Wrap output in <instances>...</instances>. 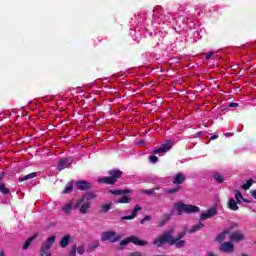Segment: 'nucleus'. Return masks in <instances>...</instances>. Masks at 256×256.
<instances>
[{"label": "nucleus", "mask_w": 256, "mask_h": 256, "mask_svg": "<svg viewBox=\"0 0 256 256\" xmlns=\"http://www.w3.org/2000/svg\"><path fill=\"white\" fill-rule=\"evenodd\" d=\"M173 147V140H166L159 148L153 151L154 155H159V153H167V151H171Z\"/></svg>", "instance_id": "obj_7"}, {"label": "nucleus", "mask_w": 256, "mask_h": 256, "mask_svg": "<svg viewBox=\"0 0 256 256\" xmlns=\"http://www.w3.org/2000/svg\"><path fill=\"white\" fill-rule=\"evenodd\" d=\"M228 107H239V103L231 102L230 104H228Z\"/></svg>", "instance_id": "obj_44"}, {"label": "nucleus", "mask_w": 256, "mask_h": 256, "mask_svg": "<svg viewBox=\"0 0 256 256\" xmlns=\"http://www.w3.org/2000/svg\"><path fill=\"white\" fill-rule=\"evenodd\" d=\"M0 193H2V195H11V190L7 188L4 182H0Z\"/></svg>", "instance_id": "obj_21"}, {"label": "nucleus", "mask_w": 256, "mask_h": 256, "mask_svg": "<svg viewBox=\"0 0 256 256\" xmlns=\"http://www.w3.org/2000/svg\"><path fill=\"white\" fill-rule=\"evenodd\" d=\"M76 251L78 255H84L85 254V246H76Z\"/></svg>", "instance_id": "obj_37"}, {"label": "nucleus", "mask_w": 256, "mask_h": 256, "mask_svg": "<svg viewBox=\"0 0 256 256\" xmlns=\"http://www.w3.org/2000/svg\"><path fill=\"white\" fill-rule=\"evenodd\" d=\"M149 161H151V163H157V161H159V158L155 155H151L149 156Z\"/></svg>", "instance_id": "obj_40"}, {"label": "nucleus", "mask_w": 256, "mask_h": 256, "mask_svg": "<svg viewBox=\"0 0 256 256\" xmlns=\"http://www.w3.org/2000/svg\"><path fill=\"white\" fill-rule=\"evenodd\" d=\"M133 199L127 195L122 196L116 203L117 204H127L131 203Z\"/></svg>", "instance_id": "obj_24"}, {"label": "nucleus", "mask_w": 256, "mask_h": 256, "mask_svg": "<svg viewBox=\"0 0 256 256\" xmlns=\"http://www.w3.org/2000/svg\"><path fill=\"white\" fill-rule=\"evenodd\" d=\"M56 236H50L44 242V244L40 247V256L47 255L51 247H53V243H55Z\"/></svg>", "instance_id": "obj_6"}, {"label": "nucleus", "mask_w": 256, "mask_h": 256, "mask_svg": "<svg viewBox=\"0 0 256 256\" xmlns=\"http://www.w3.org/2000/svg\"><path fill=\"white\" fill-rule=\"evenodd\" d=\"M138 211H143V207L137 205L134 207V209L132 210L131 216L135 219V217H137V212Z\"/></svg>", "instance_id": "obj_32"}, {"label": "nucleus", "mask_w": 256, "mask_h": 256, "mask_svg": "<svg viewBox=\"0 0 256 256\" xmlns=\"http://www.w3.org/2000/svg\"><path fill=\"white\" fill-rule=\"evenodd\" d=\"M111 205H113V203L102 205L101 206L102 213H109V211L111 210Z\"/></svg>", "instance_id": "obj_35"}, {"label": "nucleus", "mask_w": 256, "mask_h": 256, "mask_svg": "<svg viewBox=\"0 0 256 256\" xmlns=\"http://www.w3.org/2000/svg\"><path fill=\"white\" fill-rule=\"evenodd\" d=\"M135 219L132 215L121 217V221H131Z\"/></svg>", "instance_id": "obj_41"}, {"label": "nucleus", "mask_w": 256, "mask_h": 256, "mask_svg": "<svg viewBox=\"0 0 256 256\" xmlns=\"http://www.w3.org/2000/svg\"><path fill=\"white\" fill-rule=\"evenodd\" d=\"M37 237H39L38 234H34L33 236H31L30 238H28L24 245L22 246V249L25 251L27 250L29 247H31V244L33 243V241H35V239H37Z\"/></svg>", "instance_id": "obj_17"}, {"label": "nucleus", "mask_w": 256, "mask_h": 256, "mask_svg": "<svg viewBox=\"0 0 256 256\" xmlns=\"http://www.w3.org/2000/svg\"><path fill=\"white\" fill-rule=\"evenodd\" d=\"M171 219V214H164L163 220L160 222L159 227H163Z\"/></svg>", "instance_id": "obj_33"}, {"label": "nucleus", "mask_w": 256, "mask_h": 256, "mask_svg": "<svg viewBox=\"0 0 256 256\" xmlns=\"http://www.w3.org/2000/svg\"><path fill=\"white\" fill-rule=\"evenodd\" d=\"M235 199L238 204L241 203V199H243V194H241V191L239 190L235 191Z\"/></svg>", "instance_id": "obj_34"}, {"label": "nucleus", "mask_w": 256, "mask_h": 256, "mask_svg": "<svg viewBox=\"0 0 256 256\" xmlns=\"http://www.w3.org/2000/svg\"><path fill=\"white\" fill-rule=\"evenodd\" d=\"M43 256H51V254H49V252L48 253H46L45 255H43Z\"/></svg>", "instance_id": "obj_50"}, {"label": "nucleus", "mask_w": 256, "mask_h": 256, "mask_svg": "<svg viewBox=\"0 0 256 256\" xmlns=\"http://www.w3.org/2000/svg\"><path fill=\"white\" fill-rule=\"evenodd\" d=\"M179 191H181V186H176V187H174V188H172V189H167V190H166V193H167L168 195H173V194H175V193H179Z\"/></svg>", "instance_id": "obj_31"}, {"label": "nucleus", "mask_w": 256, "mask_h": 256, "mask_svg": "<svg viewBox=\"0 0 256 256\" xmlns=\"http://www.w3.org/2000/svg\"><path fill=\"white\" fill-rule=\"evenodd\" d=\"M252 185H253V179H249L246 181V183L242 185V189H244V191H249Z\"/></svg>", "instance_id": "obj_29"}, {"label": "nucleus", "mask_w": 256, "mask_h": 256, "mask_svg": "<svg viewBox=\"0 0 256 256\" xmlns=\"http://www.w3.org/2000/svg\"><path fill=\"white\" fill-rule=\"evenodd\" d=\"M129 243H133L134 245H137L138 247H145L146 245H149V242L146 240H141L136 236H129L126 239L120 241V245H129Z\"/></svg>", "instance_id": "obj_5"}, {"label": "nucleus", "mask_w": 256, "mask_h": 256, "mask_svg": "<svg viewBox=\"0 0 256 256\" xmlns=\"http://www.w3.org/2000/svg\"><path fill=\"white\" fill-rule=\"evenodd\" d=\"M0 256H5V252L1 251Z\"/></svg>", "instance_id": "obj_49"}, {"label": "nucleus", "mask_w": 256, "mask_h": 256, "mask_svg": "<svg viewBox=\"0 0 256 256\" xmlns=\"http://www.w3.org/2000/svg\"><path fill=\"white\" fill-rule=\"evenodd\" d=\"M228 233H229V230H224L222 233L217 235L216 241H218V243H223V241H225V238L227 237Z\"/></svg>", "instance_id": "obj_23"}, {"label": "nucleus", "mask_w": 256, "mask_h": 256, "mask_svg": "<svg viewBox=\"0 0 256 256\" xmlns=\"http://www.w3.org/2000/svg\"><path fill=\"white\" fill-rule=\"evenodd\" d=\"M81 204H83V200L80 198L77 203H72V209H79Z\"/></svg>", "instance_id": "obj_38"}, {"label": "nucleus", "mask_w": 256, "mask_h": 256, "mask_svg": "<svg viewBox=\"0 0 256 256\" xmlns=\"http://www.w3.org/2000/svg\"><path fill=\"white\" fill-rule=\"evenodd\" d=\"M215 54V52L211 51L206 55V59L207 61H209V59H211V57H213V55Z\"/></svg>", "instance_id": "obj_43"}, {"label": "nucleus", "mask_w": 256, "mask_h": 256, "mask_svg": "<svg viewBox=\"0 0 256 256\" xmlns=\"http://www.w3.org/2000/svg\"><path fill=\"white\" fill-rule=\"evenodd\" d=\"M71 209H73V203H67L62 207L63 213H66V215H69L71 213Z\"/></svg>", "instance_id": "obj_26"}, {"label": "nucleus", "mask_w": 256, "mask_h": 256, "mask_svg": "<svg viewBox=\"0 0 256 256\" xmlns=\"http://www.w3.org/2000/svg\"><path fill=\"white\" fill-rule=\"evenodd\" d=\"M250 193H251L252 197L254 199H256V189L255 190H251Z\"/></svg>", "instance_id": "obj_46"}, {"label": "nucleus", "mask_w": 256, "mask_h": 256, "mask_svg": "<svg viewBox=\"0 0 256 256\" xmlns=\"http://www.w3.org/2000/svg\"><path fill=\"white\" fill-rule=\"evenodd\" d=\"M221 253H233L235 251V245H233L231 242H224L220 246Z\"/></svg>", "instance_id": "obj_11"}, {"label": "nucleus", "mask_w": 256, "mask_h": 256, "mask_svg": "<svg viewBox=\"0 0 256 256\" xmlns=\"http://www.w3.org/2000/svg\"><path fill=\"white\" fill-rule=\"evenodd\" d=\"M151 219L152 217L150 215L144 216V218L140 220V225H145V223H147V221H151Z\"/></svg>", "instance_id": "obj_39"}, {"label": "nucleus", "mask_w": 256, "mask_h": 256, "mask_svg": "<svg viewBox=\"0 0 256 256\" xmlns=\"http://www.w3.org/2000/svg\"><path fill=\"white\" fill-rule=\"evenodd\" d=\"M89 209H91V202L90 201H84L79 208V213H81V215H85L87 214V211H89Z\"/></svg>", "instance_id": "obj_13"}, {"label": "nucleus", "mask_w": 256, "mask_h": 256, "mask_svg": "<svg viewBox=\"0 0 256 256\" xmlns=\"http://www.w3.org/2000/svg\"><path fill=\"white\" fill-rule=\"evenodd\" d=\"M72 163H73V159H71V158H62L58 162V170L63 171L64 169H68V167H71Z\"/></svg>", "instance_id": "obj_8"}, {"label": "nucleus", "mask_w": 256, "mask_h": 256, "mask_svg": "<svg viewBox=\"0 0 256 256\" xmlns=\"http://www.w3.org/2000/svg\"><path fill=\"white\" fill-rule=\"evenodd\" d=\"M69 243H71V236L70 235H64L60 239V247L62 249H65V247H67V245H69Z\"/></svg>", "instance_id": "obj_18"}, {"label": "nucleus", "mask_w": 256, "mask_h": 256, "mask_svg": "<svg viewBox=\"0 0 256 256\" xmlns=\"http://www.w3.org/2000/svg\"><path fill=\"white\" fill-rule=\"evenodd\" d=\"M242 201H244V203H249V200L243 198Z\"/></svg>", "instance_id": "obj_48"}, {"label": "nucleus", "mask_w": 256, "mask_h": 256, "mask_svg": "<svg viewBox=\"0 0 256 256\" xmlns=\"http://www.w3.org/2000/svg\"><path fill=\"white\" fill-rule=\"evenodd\" d=\"M100 240L103 242L109 241L110 243H117V241H121V235H118L117 232L113 230H108L102 232Z\"/></svg>", "instance_id": "obj_4"}, {"label": "nucleus", "mask_w": 256, "mask_h": 256, "mask_svg": "<svg viewBox=\"0 0 256 256\" xmlns=\"http://www.w3.org/2000/svg\"><path fill=\"white\" fill-rule=\"evenodd\" d=\"M128 256H143V253H141V252H130V253H128Z\"/></svg>", "instance_id": "obj_42"}, {"label": "nucleus", "mask_w": 256, "mask_h": 256, "mask_svg": "<svg viewBox=\"0 0 256 256\" xmlns=\"http://www.w3.org/2000/svg\"><path fill=\"white\" fill-rule=\"evenodd\" d=\"M215 215H217V208H209L206 213H202L200 215V221H205V219H211V217H215Z\"/></svg>", "instance_id": "obj_9"}, {"label": "nucleus", "mask_w": 256, "mask_h": 256, "mask_svg": "<svg viewBox=\"0 0 256 256\" xmlns=\"http://www.w3.org/2000/svg\"><path fill=\"white\" fill-rule=\"evenodd\" d=\"M107 177H102L98 179V183H103L104 185H115L118 179L123 177V171L120 169H110L107 172Z\"/></svg>", "instance_id": "obj_2"}, {"label": "nucleus", "mask_w": 256, "mask_h": 256, "mask_svg": "<svg viewBox=\"0 0 256 256\" xmlns=\"http://www.w3.org/2000/svg\"><path fill=\"white\" fill-rule=\"evenodd\" d=\"M254 243H255V245H256V241H255Z\"/></svg>", "instance_id": "obj_51"}, {"label": "nucleus", "mask_w": 256, "mask_h": 256, "mask_svg": "<svg viewBox=\"0 0 256 256\" xmlns=\"http://www.w3.org/2000/svg\"><path fill=\"white\" fill-rule=\"evenodd\" d=\"M237 203L234 198H230L227 203L228 209H230V211H239V205H237Z\"/></svg>", "instance_id": "obj_16"}, {"label": "nucleus", "mask_w": 256, "mask_h": 256, "mask_svg": "<svg viewBox=\"0 0 256 256\" xmlns=\"http://www.w3.org/2000/svg\"><path fill=\"white\" fill-rule=\"evenodd\" d=\"M99 245H100L99 240H96V241L92 242V244H90L88 246V251H90V253L95 251V249H97L99 247Z\"/></svg>", "instance_id": "obj_30"}, {"label": "nucleus", "mask_w": 256, "mask_h": 256, "mask_svg": "<svg viewBox=\"0 0 256 256\" xmlns=\"http://www.w3.org/2000/svg\"><path fill=\"white\" fill-rule=\"evenodd\" d=\"M159 189H161V187L156 186L149 190H142V193H143V195H155V192L159 191Z\"/></svg>", "instance_id": "obj_25"}, {"label": "nucleus", "mask_w": 256, "mask_h": 256, "mask_svg": "<svg viewBox=\"0 0 256 256\" xmlns=\"http://www.w3.org/2000/svg\"><path fill=\"white\" fill-rule=\"evenodd\" d=\"M97 195L93 194L92 192H89L85 195H83L80 199L82 200V203H85V201H89L91 203L92 199H95Z\"/></svg>", "instance_id": "obj_20"}, {"label": "nucleus", "mask_w": 256, "mask_h": 256, "mask_svg": "<svg viewBox=\"0 0 256 256\" xmlns=\"http://www.w3.org/2000/svg\"><path fill=\"white\" fill-rule=\"evenodd\" d=\"M172 183L174 185H182V183H185V176L183 175V173H177L172 180Z\"/></svg>", "instance_id": "obj_14"}, {"label": "nucleus", "mask_w": 256, "mask_h": 256, "mask_svg": "<svg viewBox=\"0 0 256 256\" xmlns=\"http://www.w3.org/2000/svg\"><path fill=\"white\" fill-rule=\"evenodd\" d=\"M215 139H219V135L215 134L210 137V141H215Z\"/></svg>", "instance_id": "obj_45"}, {"label": "nucleus", "mask_w": 256, "mask_h": 256, "mask_svg": "<svg viewBox=\"0 0 256 256\" xmlns=\"http://www.w3.org/2000/svg\"><path fill=\"white\" fill-rule=\"evenodd\" d=\"M108 193L111 195H128L129 193H133V190L131 189H116V190H109Z\"/></svg>", "instance_id": "obj_15"}, {"label": "nucleus", "mask_w": 256, "mask_h": 256, "mask_svg": "<svg viewBox=\"0 0 256 256\" xmlns=\"http://www.w3.org/2000/svg\"><path fill=\"white\" fill-rule=\"evenodd\" d=\"M230 241H232L233 243H241V241H243L245 239V235L237 232V231H233L230 236H229Z\"/></svg>", "instance_id": "obj_10"}, {"label": "nucleus", "mask_w": 256, "mask_h": 256, "mask_svg": "<svg viewBox=\"0 0 256 256\" xmlns=\"http://www.w3.org/2000/svg\"><path fill=\"white\" fill-rule=\"evenodd\" d=\"M204 225L203 222L199 221L196 225H194L188 233H197V231H201L203 229Z\"/></svg>", "instance_id": "obj_22"}, {"label": "nucleus", "mask_w": 256, "mask_h": 256, "mask_svg": "<svg viewBox=\"0 0 256 256\" xmlns=\"http://www.w3.org/2000/svg\"><path fill=\"white\" fill-rule=\"evenodd\" d=\"M174 211H176L177 215L181 216L183 213L191 214V213H199L201 209L198 206L185 204L183 202H177L174 204Z\"/></svg>", "instance_id": "obj_3"}, {"label": "nucleus", "mask_w": 256, "mask_h": 256, "mask_svg": "<svg viewBox=\"0 0 256 256\" xmlns=\"http://www.w3.org/2000/svg\"><path fill=\"white\" fill-rule=\"evenodd\" d=\"M3 177H5V174H0V181H1V179H3Z\"/></svg>", "instance_id": "obj_47"}, {"label": "nucleus", "mask_w": 256, "mask_h": 256, "mask_svg": "<svg viewBox=\"0 0 256 256\" xmlns=\"http://www.w3.org/2000/svg\"><path fill=\"white\" fill-rule=\"evenodd\" d=\"M35 177H37V173L32 172V173L27 174V175H25V176L19 177V178H18V181H19L20 183H23V181H29V179H35Z\"/></svg>", "instance_id": "obj_19"}, {"label": "nucleus", "mask_w": 256, "mask_h": 256, "mask_svg": "<svg viewBox=\"0 0 256 256\" xmlns=\"http://www.w3.org/2000/svg\"><path fill=\"white\" fill-rule=\"evenodd\" d=\"M71 191H73V183L72 182H69L64 190L62 191L63 195H67V193H71Z\"/></svg>", "instance_id": "obj_28"}, {"label": "nucleus", "mask_w": 256, "mask_h": 256, "mask_svg": "<svg viewBox=\"0 0 256 256\" xmlns=\"http://www.w3.org/2000/svg\"><path fill=\"white\" fill-rule=\"evenodd\" d=\"M77 255V245L71 247L68 256H76Z\"/></svg>", "instance_id": "obj_36"}, {"label": "nucleus", "mask_w": 256, "mask_h": 256, "mask_svg": "<svg viewBox=\"0 0 256 256\" xmlns=\"http://www.w3.org/2000/svg\"><path fill=\"white\" fill-rule=\"evenodd\" d=\"M213 177L216 183H223V181H225V178H223V175L219 172L214 173Z\"/></svg>", "instance_id": "obj_27"}, {"label": "nucleus", "mask_w": 256, "mask_h": 256, "mask_svg": "<svg viewBox=\"0 0 256 256\" xmlns=\"http://www.w3.org/2000/svg\"><path fill=\"white\" fill-rule=\"evenodd\" d=\"M173 235H175V229L171 228L155 239L153 245H156V247H163V245L167 243L169 247H173L174 245L176 249H183L186 245L185 240H182L183 237H185V232H178L175 238H173Z\"/></svg>", "instance_id": "obj_1"}, {"label": "nucleus", "mask_w": 256, "mask_h": 256, "mask_svg": "<svg viewBox=\"0 0 256 256\" xmlns=\"http://www.w3.org/2000/svg\"><path fill=\"white\" fill-rule=\"evenodd\" d=\"M76 187L79 191H89L93 185L85 180L78 181Z\"/></svg>", "instance_id": "obj_12"}]
</instances>
